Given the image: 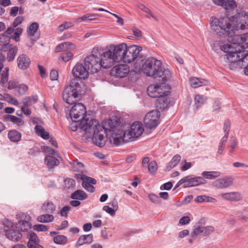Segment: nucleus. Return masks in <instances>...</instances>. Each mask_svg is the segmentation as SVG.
Returning a JSON list of instances; mask_svg holds the SVG:
<instances>
[{
	"instance_id": "f257e3e1",
	"label": "nucleus",
	"mask_w": 248,
	"mask_h": 248,
	"mask_svg": "<svg viewBox=\"0 0 248 248\" xmlns=\"http://www.w3.org/2000/svg\"><path fill=\"white\" fill-rule=\"evenodd\" d=\"M129 128V124L120 125L119 122L115 119L104 120L102 125L98 123L96 129H94L93 141L98 146H104L107 139V132L108 131L111 132L109 137L111 143L118 146L122 142L127 143L125 137L127 135V129Z\"/></svg>"
},
{
	"instance_id": "f03ea898",
	"label": "nucleus",
	"mask_w": 248,
	"mask_h": 248,
	"mask_svg": "<svg viewBox=\"0 0 248 248\" xmlns=\"http://www.w3.org/2000/svg\"><path fill=\"white\" fill-rule=\"evenodd\" d=\"M210 25L217 35L232 36L236 31L248 28V16H212Z\"/></svg>"
},
{
	"instance_id": "7ed1b4c3",
	"label": "nucleus",
	"mask_w": 248,
	"mask_h": 248,
	"mask_svg": "<svg viewBox=\"0 0 248 248\" xmlns=\"http://www.w3.org/2000/svg\"><path fill=\"white\" fill-rule=\"evenodd\" d=\"M226 54L222 56L230 69L236 70L242 67L244 47L236 43L227 44L220 46Z\"/></svg>"
},
{
	"instance_id": "20e7f679",
	"label": "nucleus",
	"mask_w": 248,
	"mask_h": 248,
	"mask_svg": "<svg viewBox=\"0 0 248 248\" xmlns=\"http://www.w3.org/2000/svg\"><path fill=\"white\" fill-rule=\"evenodd\" d=\"M106 59L105 50L101 47H95L93 49L92 54L85 57L84 63L90 73L94 74L97 73L101 67L105 69L109 68L105 63Z\"/></svg>"
},
{
	"instance_id": "39448f33",
	"label": "nucleus",
	"mask_w": 248,
	"mask_h": 248,
	"mask_svg": "<svg viewBox=\"0 0 248 248\" xmlns=\"http://www.w3.org/2000/svg\"><path fill=\"white\" fill-rule=\"evenodd\" d=\"M105 50L107 59L105 60L106 65L110 67L115 62H123L125 51L126 50V44L122 43L118 45H111Z\"/></svg>"
},
{
	"instance_id": "423d86ee",
	"label": "nucleus",
	"mask_w": 248,
	"mask_h": 248,
	"mask_svg": "<svg viewBox=\"0 0 248 248\" xmlns=\"http://www.w3.org/2000/svg\"><path fill=\"white\" fill-rule=\"evenodd\" d=\"M74 79L71 84L66 86L62 94V98L67 104H74L80 98V84Z\"/></svg>"
},
{
	"instance_id": "0eeeda50",
	"label": "nucleus",
	"mask_w": 248,
	"mask_h": 248,
	"mask_svg": "<svg viewBox=\"0 0 248 248\" xmlns=\"http://www.w3.org/2000/svg\"><path fill=\"white\" fill-rule=\"evenodd\" d=\"M162 63L160 61L153 58L150 57L147 59L142 64L141 70L143 73L148 77H152L155 78L160 75L159 72Z\"/></svg>"
},
{
	"instance_id": "6e6552de",
	"label": "nucleus",
	"mask_w": 248,
	"mask_h": 248,
	"mask_svg": "<svg viewBox=\"0 0 248 248\" xmlns=\"http://www.w3.org/2000/svg\"><path fill=\"white\" fill-rule=\"evenodd\" d=\"M70 125L71 129L73 131H76L78 128L85 131L86 133L90 134V136L94 135V129H96L98 125V122L94 120L93 119H90L89 122H87V119L80 121H72Z\"/></svg>"
},
{
	"instance_id": "1a4fd4ad",
	"label": "nucleus",
	"mask_w": 248,
	"mask_h": 248,
	"mask_svg": "<svg viewBox=\"0 0 248 248\" xmlns=\"http://www.w3.org/2000/svg\"><path fill=\"white\" fill-rule=\"evenodd\" d=\"M85 106L81 103L75 104L71 108L69 115L72 121L78 122L87 119V122L90 121L86 115Z\"/></svg>"
},
{
	"instance_id": "9d476101",
	"label": "nucleus",
	"mask_w": 248,
	"mask_h": 248,
	"mask_svg": "<svg viewBox=\"0 0 248 248\" xmlns=\"http://www.w3.org/2000/svg\"><path fill=\"white\" fill-rule=\"evenodd\" d=\"M144 128L141 123L135 122L133 123L131 126L127 129V135L126 136V142L132 141L140 137L143 133Z\"/></svg>"
},
{
	"instance_id": "9b49d317",
	"label": "nucleus",
	"mask_w": 248,
	"mask_h": 248,
	"mask_svg": "<svg viewBox=\"0 0 248 248\" xmlns=\"http://www.w3.org/2000/svg\"><path fill=\"white\" fill-rule=\"evenodd\" d=\"M170 88L164 83L150 85L147 88L149 96L152 98H158L165 94Z\"/></svg>"
},
{
	"instance_id": "f8f14e48",
	"label": "nucleus",
	"mask_w": 248,
	"mask_h": 248,
	"mask_svg": "<svg viewBox=\"0 0 248 248\" xmlns=\"http://www.w3.org/2000/svg\"><path fill=\"white\" fill-rule=\"evenodd\" d=\"M214 2L218 5L224 7L225 11L229 14H233L236 10L237 16H248L245 11H239L237 9V5L234 0H213Z\"/></svg>"
},
{
	"instance_id": "ddd939ff",
	"label": "nucleus",
	"mask_w": 248,
	"mask_h": 248,
	"mask_svg": "<svg viewBox=\"0 0 248 248\" xmlns=\"http://www.w3.org/2000/svg\"><path fill=\"white\" fill-rule=\"evenodd\" d=\"M160 116L158 109L153 110L146 114L144 119V123L147 128H155L158 124V119Z\"/></svg>"
},
{
	"instance_id": "4468645a",
	"label": "nucleus",
	"mask_w": 248,
	"mask_h": 248,
	"mask_svg": "<svg viewBox=\"0 0 248 248\" xmlns=\"http://www.w3.org/2000/svg\"><path fill=\"white\" fill-rule=\"evenodd\" d=\"M141 50V47L140 46L133 45L127 47L126 46V50L124 56L123 62L129 63L133 62L138 58Z\"/></svg>"
},
{
	"instance_id": "2eb2a0df",
	"label": "nucleus",
	"mask_w": 248,
	"mask_h": 248,
	"mask_svg": "<svg viewBox=\"0 0 248 248\" xmlns=\"http://www.w3.org/2000/svg\"><path fill=\"white\" fill-rule=\"evenodd\" d=\"M214 231L215 228L212 226H202L200 225H196L193 226L191 236L193 238H195L200 234L206 236L211 234Z\"/></svg>"
},
{
	"instance_id": "dca6fc26",
	"label": "nucleus",
	"mask_w": 248,
	"mask_h": 248,
	"mask_svg": "<svg viewBox=\"0 0 248 248\" xmlns=\"http://www.w3.org/2000/svg\"><path fill=\"white\" fill-rule=\"evenodd\" d=\"M76 175L78 179L83 181L82 186L86 190L91 193L94 191L95 187L93 186V185L96 183V181L94 179L82 174H76Z\"/></svg>"
},
{
	"instance_id": "f3484780",
	"label": "nucleus",
	"mask_w": 248,
	"mask_h": 248,
	"mask_svg": "<svg viewBox=\"0 0 248 248\" xmlns=\"http://www.w3.org/2000/svg\"><path fill=\"white\" fill-rule=\"evenodd\" d=\"M72 72L74 77L84 79L88 78L90 73L88 68L81 63H77L73 68Z\"/></svg>"
},
{
	"instance_id": "a211bd4d",
	"label": "nucleus",
	"mask_w": 248,
	"mask_h": 248,
	"mask_svg": "<svg viewBox=\"0 0 248 248\" xmlns=\"http://www.w3.org/2000/svg\"><path fill=\"white\" fill-rule=\"evenodd\" d=\"M129 72V67L127 64H118L113 67L111 70V75L122 78L126 77Z\"/></svg>"
},
{
	"instance_id": "6ab92c4d",
	"label": "nucleus",
	"mask_w": 248,
	"mask_h": 248,
	"mask_svg": "<svg viewBox=\"0 0 248 248\" xmlns=\"http://www.w3.org/2000/svg\"><path fill=\"white\" fill-rule=\"evenodd\" d=\"M233 178L232 176H228L217 179L213 182V186L218 189L227 188L233 184Z\"/></svg>"
},
{
	"instance_id": "aec40b11",
	"label": "nucleus",
	"mask_w": 248,
	"mask_h": 248,
	"mask_svg": "<svg viewBox=\"0 0 248 248\" xmlns=\"http://www.w3.org/2000/svg\"><path fill=\"white\" fill-rule=\"evenodd\" d=\"M0 50L3 52L7 51V60L9 62H12L16 55L17 48L16 46L6 43L1 46Z\"/></svg>"
},
{
	"instance_id": "412c9836",
	"label": "nucleus",
	"mask_w": 248,
	"mask_h": 248,
	"mask_svg": "<svg viewBox=\"0 0 248 248\" xmlns=\"http://www.w3.org/2000/svg\"><path fill=\"white\" fill-rule=\"evenodd\" d=\"M186 179L185 187L195 186L204 183V180L202 177H192L191 176H187Z\"/></svg>"
},
{
	"instance_id": "4be33fe9",
	"label": "nucleus",
	"mask_w": 248,
	"mask_h": 248,
	"mask_svg": "<svg viewBox=\"0 0 248 248\" xmlns=\"http://www.w3.org/2000/svg\"><path fill=\"white\" fill-rule=\"evenodd\" d=\"M220 197L224 200L230 202H237L242 199L241 194L238 192H231L222 193Z\"/></svg>"
},
{
	"instance_id": "5701e85b",
	"label": "nucleus",
	"mask_w": 248,
	"mask_h": 248,
	"mask_svg": "<svg viewBox=\"0 0 248 248\" xmlns=\"http://www.w3.org/2000/svg\"><path fill=\"white\" fill-rule=\"evenodd\" d=\"M17 62L18 67L20 69H26L29 67L31 64V61L28 56L23 54L20 55L17 57Z\"/></svg>"
},
{
	"instance_id": "b1692460",
	"label": "nucleus",
	"mask_w": 248,
	"mask_h": 248,
	"mask_svg": "<svg viewBox=\"0 0 248 248\" xmlns=\"http://www.w3.org/2000/svg\"><path fill=\"white\" fill-rule=\"evenodd\" d=\"M169 103L170 99L167 94L166 93L160 97H158L157 99L156 100L155 105L157 109L163 110L167 108Z\"/></svg>"
},
{
	"instance_id": "393cba45",
	"label": "nucleus",
	"mask_w": 248,
	"mask_h": 248,
	"mask_svg": "<svg viewBox=\"0 0 248 248\" xmlns=\"http://www.w3.org/2000/svg\"><path fill=\"white\" fill-rule=\"evenodd\" d=\"M5 235L7 238L13 241H18L22 237V234L18 231L14 229L6 230Z\"/></svg>"
},
{
	"instance_id": "a878e982",
	"label": "nucleus",
	"mask_w": 248,
	"mask_h": 248,
	"mask_svg": "<svg viewBox=\"0 0 248 248\" xmlns=\"http://www.w3.org/2000/svg\"><path fill=\"white\" fill-rule=\"evenodd\" d=\"M93 240V235L92 234H89L87 235H82L80 236L78 240L77 241L76 246L79 247L84 244H91Z\"/></svg>"
},
{
	"instance_id": "bb28decb",
	"label": "nucleus",
	"mask_w": 248,
	"mask_h": 248,
	"mask_svg": "<svg viewBox=\"0 0 248 248\" xmlns=\"http://www.w3.org/2000/svg\"><path fill=\"white\" fill-rule=\"evenodd\" d=\"M42 211L48 214H52L56 210V206L53 202L50 200L45 201L42 207Z\"/></svg>"
},
{
	"instance_id": "cd10ccee",
	"label": "nucleus",
	"mask_w": 248,
	"mask_h": 248,
	"mask_svg": "<svg viewBox=\"0 0 248 248\" xmlns=\"http://www.w3.org/2000/svg\"><path fill=\"white\" fill-rule=\"evenodd\" d=\"M57 157L50 155H46L45 161L48 168H52L54 166L59 165V161Z\"/></svg>"
},
{
	"instance_id": "c85d7f7f",
	"label": "nucleus",
	"mask_w": 248,
	"mask_h": 248,
	"mask_svg": "<svg viewBox=\"0 0 248 248\" xmlns=\"http://www.w3.org/2000/svg\"><path fill=\"white\" fill-rule=\"evenodd\" d=\"M191 86L195 88H198L203 85H206L207 81L203 79L193 77L190 78Z\"/></svg>"
},
{
	"instance_id": "c756f323",
	"label": "nucleus",
	"mask_w": 248,
	"mask_h": 248,
	"mask_svg": "<svg viewBox=\"0 0 248 248\" xmlns=\"http://www.w3.org/2000/svg\"><path fill=\"white\" fill-rule=\"evenodd\" d=\"M159 72H160L161 74L159 76H156V78L162 77V78L166 81H169L171 79L172 73L169 69H165L161 66Z\"/></svg>"
},
{
	"instance_id": "7c9ffc66",
	"label": "nucleus",
	"mask_w": 248,
	"mask_h": 248,
	"mask_svg": "<svg viewBox=\"0 0 248 248\" xmlns=\"http://www.w3.org/2000/svg\"><path fill=\"white\" fill-rule=\"evenodd\" d=\"M70 198L74 200L82 201L87 198V195L83 190H77L71 194Z\"/></svg>"
},
{
	"instance_id": "2f4dec72",
	"label": "nucleus",
	"mask_w": 248,
	"mask_h": 248,
	"mask_svg": "<svg viewBox=\"0 0 248 248\" xmlns=\"http://www.w3.org/2000/svg\"><path fill=\"white\" fill-rule=\"evenodd\" d=\"M35 133L43 139L46 140L49 138V134L46 131L44 127L39 124H36L34 127Z\"/></svg>"
},
{
	"instance_id": "473e14b6",
	"label": "nucleus",
	"mask_w": 248,
	"mask_h": 248,
	"mask_svg": "<svg viewBox=\"0 0 248 248\" xmlns=\"http://www.w3.org/2000/svg\"><path fill=\"white\" fill-rule=\"evenodd\" d=\"M74 48L75 46L73 43L70 42H66L57 46L56 47L55 51L56 52H59L62 51L66 50L68 49H74Z\"/></svg>"
},
{
	"instance_id": "72a5a7b5",
	"label": "nucleus",
	"mask_w": 248,
	"mask_h": 248,
	"mask_svg": "<svg viewBox=\"0 0 248 248\" xmlns=\"http://www.w3.org/2000/svg\"><path fill=\"white\" fill-rule=\"evenodd\" d=\"M8 137L11 141L17 142L21 140V134L16 130H12L9 132Z\"/></svg>"
},
{
	"instance_id": "f704fd0d",
	"label": "nucleus",
	"mask_w": 248,
	"mask_h": 248,
	"mask_svg": "<svg viewBox=\"0 0 248 248\" xmlns=\"http://www.w3.org/2000/svg\"><path fill=\"white\" fill-rule=\"evenodd\" d=\"M207 98L205 96L200 95L197 94L195 95L194 98V107L196 109H198L199 107L202 106L206 101Z\"/></svg>"
},
{
	"instance_id": "c9c22d12",
	"label": "nucleus",
	"mask_w": 248,
	"mask_h": 248,
	"mask_svg": "<svg viewBox=\"0 0 248 248\" xmlns=\"http://www.w3.org/2000/svg\"><path fill=\"white\" fill-rule=\"evenodd\" d=\"M38 97L36 95L27 96L23 99L22 103L26 107L30 106L37 102Z\"/></svg>"
},
{
	"instance_id": "e433bc0d",
	"label": "nucleus",
	"mask_w": 248,
	"mask_h": 248,
	"mask_svg": "<svg viewBox=\"0 0 248 248\" xmlns=\"http://www.w3.org/2000/svg\"><path fill=\"white\" fill-rule=\"evenodd\" d=\"M54 218L52 215L47 214L40 215L38 217L37 220L42 223H49L53 221Z\"/></svg>"
},
{
	"instance_id": "4c0bfd02",
	"label": "nucleus",
	"mask_w": 248,
	"mask_h": 248,
	"mask_svg": "<svg viewBox=\"0 0 248 248\" xmlns=\"http://www.w3.org/2000/svg\"><path fill=\"white\" fill-rule=\"evenodd\" d=\"M31 223L27 221L22 220L16 224V228L22 232H27L31 228Z\"/></svg>"
},
{
	"instance_id": "58836bf2",
	"label": "nucleus",
	"mask_w": 248,
	"mask_h": 248,
	"mask_svg": "<svg viewBox=\"0 0 248 248\" xmlns=\"http://www.w3.org/2000/svg\"><path fill=\"white\" fill-rule=\"evenodd\" d=\"M6 120L18 126H22L24 124V122L21 119L14 115H8L6 118Z\"/></svg>"
},
{
	"instance_id": "ea45409f",
	"label": "nucleus",
	"mask_w": 248,
	"mask_h": 248,
	"mask_svg": "<svg viewBox=\"0 0 248 248\" xmlns=\"http://www.w3.org/2000/svg\"><path fill=\"white\" fill-rule=\"evenodd\" d=\"M3 97L5 101L7 102L10 104L15 105L16 106H19V103L18 100L14 97L8 93H4Z\"/></svg>"
},
{
	"instance_id": "a19ab883",
	"label": "nucleus",
	"mask_w": 248,
	"mask_h": 248,
	"mask_svg": "<svg viewBox=\"0 0 248 248\" xmlns=\"http://www.w3.org/2000/svg\"><path fill=\"white\" fill-rule=\"evenodd\" d=\"M181 157L179 155H174L170 162L167 169L169 170L175 167L181 160Z\"/></svg>"
},
{
	"instance_id": "79ce46f5",
	"label": "nucleus",
	"mask_w": 248,
	"mask_h": 248,
	"mask_svg": "<svg viewBox=\"0 0 248 248\" xmlns=\"http://www.w3.org/2000/svg\"><path fill=\"white\" fill-rule=\"evenodd\" d=\"M202 175L209 179H213L220 176L221 173L219 171H206L202 173Z\"/></svg>"
},
{
	"instance_id": "37998d69",
	"label": "nucleus",
	"mask_w": 248,
	"mask_h": 248,
	"mask_svg": "<svg viewBox=\"0 0 248 248\" xmlns=\"http://www.w3.org/2000/svg\"><path fill=\"white\" fill-rule=\"evenodd\" d=\"M39 28V24L36 22L31 23L28 30V34L30 36H33Z\"/></svg>"
},
{
	"instance_id": "c03bdc74",
	"label": "nucleus",
	"mask_w": 248,
	"mask_h": 248,
	"mask_svg": "<svg viewBox=\"0 0 248 248\" xmlns=\"http://www.w3.org/2000/svg\"><path fill=\"white\" fill-rule=\"evenodd\" d=\"M53 241L55 243L59 245H64L67 243V237L62 235H57L53 238Z\"/></svg>"
},
{
	"instance_id": "a18cd8bd",
	"label": "nucleus",
	"mask_w": 248,
	"mask_h": 248,
	"mask_svg": "<svg viewBox=\"0 0 248 248\" xmlns=\"http://www.w3.org/2000/svg\"><path fill=\"white\" fill-rule=\"evenodd\" d=\"M17 92L18 96H21L25 94L28 90V86L24 84L18 85L17 88Z\"/></svg>"
},
{
	"instance_id": "49530a36",
	"label": "nucleus",
	"mask_w": 248,
	"mask_h": 248,
	"mask_svg": "<svg viewBox=\"0 0 248 248\" xmlns=\"http://www.w3.org/2000/svg\"><path fill=\"white\" fill-rule=\"evenodd\" d=\"M74 24L72 22H66L62 25H60L57 28V31L60 32H62L65 30L68 29L70 28L73 27Z\"/></svg>"
},
{
	"instance_id": "de8ad7c7",
	"label": "nucleus",
	"mask_w": 248,
	"mask_h": 248,
	"mask_svg": "<svg viewBox=\"0 0 248 248\" xmlns=\"http://www.w3.org/2000/svg\"><path fill=\"white\" fill-rule=\"evenodd\" d=\"M44 150L45 153L49 154L48 155L57 156L58 158H60V156H59V155L56 150H54L48 146L44 147Z\"/></svg>"
},
{
	"instance_id": "09e8293b",
	"label": "nucleus",
	"mask_w": 248,
	"mask_h": 248,
	"mask_svg": "<svg viewBox=\"0 0 248 248\" xmlns=\"http://www.w3.org/2000/svg\"><path fill=\"white\" fill-rule=\"evenodd\" d=\"M64 185L66 188H73L76 185L75 181L74 179L71 178H67L64 181Z\"/></svg>"
},
{
	"instance_id": "8fccbe9b",
	"label": "nucleus",
	"mask_w": 248,
	"mask_h": 248,
	"mask_svg": "<svg viewBox=\"0 0 248 248\" xmlns=\"http://www.w3.org/2000/svg\"><path fill=\"white\" fill-rule=\"evenodd\" d=\"M33 228L34 230L38 232H45L49 229V227L48 226L43 224H36L33 226Z\"/></svg>"
},
{
	"instance_id": "3c124183",
	"label": "nucleus",
	"mask_w": 248,
	"mask_h": 248,
	"mask_svg": "<svg viewBox=\"0 0 248 248\" xmlns=\"http://www.w3.org/2000/svg\"><path fill=\"white\" fill-rule=\"evenodd\" d=\"M148 167V170L150 173L155 172L157 169V163L154 161L150 162Z\"/></svg>"
},
{
	"instance_id": "603ef678",
	"label": "nucleus",
	"mask_w": 248,
	"mask_h": 248,
	"mask_svg": "<svg viewBox=\"0 0 248 248\" xmlns=\"http://www.w3.org/2000/svg\"><path fill=\"white\" fill-rule=\"evenodd\" d=\"M243 59H242V67L243 66H245V65H247L248 64V51L245 50L244 48V51L243 52Z\"/></svg>"
},
{
	"instance_id": "864d4df0",
	"label": "nucleus",
	"mask_w": 248,
	"mask_h": 248,
	"mask_svg": "<svg viewBox=\"0 0 248 248\" xmlns=\"http://www.w3.org/2000/svg\"><path fill=\"white\" fill-rule=\"evenodd\" d=\"M29 242H39V239L36 234L33 232H31L29 234Z\"/></svg>"
},
{
	"instance_id": "5fc2aeb1",
	"label": "nucleus",
	"mask_w": 248,
	"mask_h": 248,
	"mask_svg": "<svg viewBox=\"0 0 248 248\" xmlns=\"http://www.w3.org/2000/svg\"><path fill=\"white\" fill-rule=\"evenodd\" d=\"M148 197L153 203L158 204L160 202L159 197L154 194H149Z\"/></svg>"
},
{
	"instance_id": "6e6d98bb",
	"label": "nucleus",
	"mask_w": 248,
	"mask_h": 248,
	"mask_svg": "<svg viewBox=\"0 0 248 248\" xmlns=\"http://www.w3.org/2000/svg\"><path fill=\"white\" fill-rule=\"evenodd\" d=\"M73 56V54L71 52H67L65 53H63L61 55V58L63 61L68 62Z\"/></svg>"
},
{
	"instance_id": "4d7b16f0",
	"label": "nucleus",
	"mask_w": 248,
	"mask_h": 248,
	"mask_svg": "<svg viewBox=\"0 0 248 248\" xmlns=\"http://www.w3.org/2000/svg\"><path fill=\"white\" fill-rule=\"evenodd\" d=\"M18 85L19 84L17 81L11 80L8 82V89L9 90L16 89Z\"/></svg>"
},
{
	"instance_id": "13d9d810",
	"label": "nucleus",
	"mask_w": 248,
	"mask_h": 248,
	"mask_svg": "<svg viewBox=\"0 0 248 248\" xmlns=\"http://www.w3.org/2000/svg\"><path fill=\"white\" fill-rule=\"evenodd\" d=\"M8 80V74L2 73L0 77V84L2 86L7 83Z\"/></svg>"
},
{
	"instance_id": "bf43d9fd",
	"label": "nucleus",
	"mask_w": 248,
	"mask_h": 248,
	"mask_svg": "<svg viewBox=\"0 0 248 248\" xmlns=\"http://www.w3.org/2000/svg\"><path fill=\"white\" fill-rule=\"evenodd\" d=\"M103 210L109 214L111 216H114L115 215V210L109 207L108 206L105 205L103 207Z\"/></svg>"
},
{
	"instance_id": "052dcab7",
	"label": "nucleus",
	"mask_w": 248,
	"mask_h": 248,
	"mask_svg": "<svg viewBox=\"0 0 248 248\" xmlns=\"http://www.w3.org/2000/svg\"><path fill=\"white\" fill-rule=\"evenodd\" d=\"M190 221V219L188 216H185L180 218L179 223L182 225H185L188 224Z\"/></svg>"
},
{
	"instance_id": "680f3d73",
	"label": "nucleus",
	"mask_w": 248,
	"mask_h": 248,
	"mask_svg": "<svg viewBox=\"0 0 248 248\" xmlns=\"http://www.w3.org/2000/svg\"><path fill=\"white\" fill-rule=\"evenodd\" d=\"M39 242H28V247L29 248H44L42 246L39 245Z\"/></svg>"
},
{
	"instance_id": "e2e57ef3",
	"label": "nucleus",
	"mask_w": 248,
	"mask_h": 248,
	"mask_svg": "<svg viewBox=\"0 0 248 248\" xmlns=\"http://www.w3.org/2000/svg\"><path fill=\"white\" fill-rule=\"evenodd\" d=\"M70 209V207L68 206H64L62 209L61 210L60 214L61 215L62 217H66L67 216V214L68 212Z\"/></svg>"
},
{
	"instance_id": "0e129e2a",
	"label": "nucleus",
	"mask_w": 248,
	"mask_h": 248,
	"mask_svg": "<svg viewBox=\"0 0 248 248\" xmlns=\"http://www.w3.org/2000/svg\"><path fill=\"white\" fill-rule=\"evenodd\" d=\"M192 166V164L190 162H187L186 160L184 161V164H183L181 167V169L183 171H185L189 168H190Z\"/></svg>"
},
{
	"instance_id": "69168bd1",
	"label": "nucleus",
	"mask_w": 248,
	"mask_h": 248,
	"mask_svg": "<svg viewBox=\"0 0 248 248\" xmlns=\"http://www.w3.org/2000/svg\"><path fill=\"white\" fill-rule=\"evenodd\" d=\"M58 78V73L56 70H52L50 73V78L52 80H57Z\"/></svg>"
},
{
	"instance_id": "338daca9",
	"label": "nucleus",
	"mask_w": 248,
	"mask_h": 248,
	"mask_svg": "<svg viewBox=\"0 0 248 248\" xmlns=\"http://www.w3.org/2000/svg\"><path fill=\"white\" fill-rule=\"evenodd\" d=\"M230 128V122L228 120H226L224 124V131L225 133H228L229 134Z\"/></svg>"
},
{
	"instance_id": "774afa93",
	"label": "nucleus",
	"mask_w": 248,
	"mask_h": 248,
	"mask_svg": "<svg viewBox=\"0 0 248 248\" xmlns=\"http://www.w3.org/2000/svg\"><path fill=\"white\" fill-rule=\"evenodd\" d=\"M22 20L23 19L21 16H17L13 23V27L15 28L17 26L22 22Z\"/></svg>"
}]
</instances>
